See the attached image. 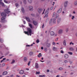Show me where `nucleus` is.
<instances>
[{
    "label": "nucleus",
    "mask_w": 77,
    "mask_h": 77,
    "mask_svg": "<svg viewBox=\"0 0 77 77\" xmlns=\"http://www.w3.org/2000/svg\"><path fill=\"white\" fill-rule=\"evenodd\" d=\"M27 32L24 31V33L29 36V35L30 36L32 35V29L30 28H28L27 29Z\"/></svg>",
    "instance_id": "obj_1"
},
{
    "label": "nucleus",
    "mask_w": 77,
    "mask_h": 77,
    "mask_svg": "<svg viewBox=\"0 0 77 77\" xmlns=\"http://www.w3.org/2000/svg\"><path fill=\"white\" fill-rule=\"evenodd\" d=\"M52 21V23L53 24H54L56 23V18H52L49 21V24L51 23V22Z\"/></svg>",
    "instance_id": "obj_2"
},
{
    "label": "nucleus",
    "mask_w": 77,
    "mask_h": 77,
    "mask_svg": "<svg viewBox=\"0 0 77 77\" xmlns=\"http://www.w3.org/2000/svg\"><path fill=\"white\" fill-rule=\"evenodd\" d=\"M4 11L7 14H8L9 15L11 14V11L8 8H7L6 9H5L4 10Z\"/></svg>",
    "instance_id": "obj_3"
},
{
    "label": "nucleus",
    "mask_w": 77,
    "mask_h": 77,
    "mask_svg": "<svg viewBox=\"0 0 77 77\" xmlns=\"http://www.w3.org/2000/svg\"><path fill=\"white\" fill-rule=\"evenodd\" d=\"M68 1H65L64 3V6L65 8H66L68 6Z\"/></svg>",
    "instance_id": "obj_4"
},
{
    "label": "nucleus",
    "mask_w": 77,
    "mask_h": 77,
    "mask_svg": "<svg viewBox=\"0 0 77 77\" xmlns=\"http://www.w3.org/2000/svg\"><path fill=\"white\" fill-rule=\"evenodd\" d=\"M1 21L2 23H6L7 22V20H5V18L3 17L1 18Z\"/></svg>",
    "instance_id": "obj_5"
},
{
    "label": "nucleus",
    "mask_w": 77,
    "mask_h": 77,
    "mask_svg": "<svg viewBox=\"0 0 77 77\" xmlns=\"http://www.w3.org/2000/svg\"><path fill=\"white\" fill-rule=\"evenodd\" d=\"M1 15L3 17H6L7 16L5 12H3L1 13Z\"/></svg>",
    "instance_id": "obj_6"
},
{
    "label": "nucleus",
    "mask_w": 77,
    "mask_h": 77,
    "mask_svg": "<svg viewBox=\"0 0 77 77\" xmlns=\"http://www.w3.org/2000/svg\"><path fill=\"white\" fill-rule=\"evenodd\" d=\"M63 33V29H59L58 31V33L59 35H61L62 33Z\"/></svg>",
    "instance_id": "obj_7"
},
{
    "label": "nucleus",
    "mask_w": 77,
    "mask_h": 77,
    "mask_svg": "<svg viewBox=\"0 0 77 77\" xmlns=\"http://www.w3.org/2000/svg\"><path fill=\"white\" fill-rule=\"evenodd\" d=\"M69 17L70 18H71V17H72L71 19L72 20H74V19L75 18V16H72L71 14H69Z\"/></svg>",
    "instance_id": "obj_8"
},
{
    "label": "nucleus",
    "mask_w": 77,
    "mask_h": 77,
    "mask_svg": "<svg viewBox=\"0 0 77 77\" xmlns=\"http://www.w3.org/2000/svg\"><path fill=\"white\" fill-rule=\"evenodd\" d=\"M25 18L27 21H28V22H30V23H32V22L31 21V20H30V19H29V17H25Z\"/></svg>",
    "instance_id": "obj_9"
},
{
    "label": "nucleus",
    "mask_w": 77,
    "mask_h": 77,
    "mask_svg": "<svg viewBox=\"0 0 77 77\" xmlns=\"http://www.w3.org/2000/svg\"><path fill=\"white\" fill-rule=\"evenodd\" d=\"M33 7L32 6H29V9L30 11H33Z\"/></svg>",
    "instance_id": "obj_10"
},
{
    "label": "nucleus",
    "mask_w": 77,
    "mask_h": 77,
    "mask_svg": "<svg viewBox=\"0 0 77 77\" xmlns=\"http://www.w3.org/2000/svg\"><path fill=\"white\" fill-rule=\"evenodd\" d=\"M63 44L64 46H66V40H64L63 42Z\"/></svg>",
    "instance_id": "obj_11"
},
{
    "label": "nucleus",
    "mask_w": 77,
    "mask_h": 77,
    "mask_svg": "<svg viewBox=\"0 0 77 77\" xmlns=\"http://www.w3.org/2000/svg\"><path fill=\"white\" fill-rule=\"evenodd\" d=\"M0 5H2V7H5V4L3 2H2V1H0Z\"/></svg>",
    "instance_id": "obj_12"
},
{
    "label": "nucleus",
    "mask_w": 77,
    "mask_h": 77,
    "mask_svg": "<svg viewBox=\"0 0 77 77\" xmlns=\"http://www.w3.org/2000/svg\"><path fill=\"white\" fill-rule=\"evenodd\" d=\"M33 24H34L35 26H36V25L38 24V22L35 20L33 21Z\"/></svg>",
    "instance_id": "obj_13"
},
{
    "label": "nucleus",
    "mask_w": 77,
    "mask_h": 77,
    "mask_svg": "<svg viewBox=\"0 0 77 77\" xmlns=\"http://www.w3.org/2000/svg\"><path fill=\"white\" fill-rule=\"evenodd\" d=\"M48 11H46L45 13V17H48Z\"/></svg>",
    "instance_id": "obj_14"
},
{
    "label": "nucleus",
    "mask_w": 77,
    "mask_h": 77,
    "mask_svg": "<svg viewBox=\"0 0 77 77\" xmlns=\"http://www.w3.org/2000/svg\"><path fill=\"white\" fill-rule=\"evenodd\" d=\"M42 11V8H39L38 9V13H41Z\"/></svg>",
    "instance_id": "obj_15"
},
{
    "label": "nucleus",
    "mask_w": 77,
    "mask_h": 77,
    "mask_svg": "<svg viewBox=\"0 0 77 77\" xmlns=\"http://www.w3.org/2000/svg\"><path fill=\"white\" fill-rule=\"evenodd\" d=\"M50 35L51 36H54V32L53 31H51L50 32Z\"/></svg>",
    "instance_id": "obj_16"
},
{
    "label": "nucleus",
    "mask_w": 77,
    "mask_h": 77,
    "mask_svg": "<svg viewBox=\"0 0 77 77\" xmlns=\"http://www.w3.org/2000/svg\"><path fill=\"white\" fill-rule=\"evenodd\" d=\"M35 68L37 69H38L39 68V65L38 63H36L35 64Z\"/></svg>",
    "instance_id": "obj_17"
},
{
    "label": "nucleus",
    "mask_w": 77,
    "mask_h": 77,
    "mask_svg": "<svg viewBox=\"0 0 77 77\" xmlns=\"http://www.w3.org/2000/svg\"><path fill=\"white\" fill-rule=\"evenodd\" d=\"M61 12H62V8L60 9L57 11V12L58 14L60 13Z\"/></svg>",
    "instance_id": "obj_18"
},
{
    "label": "nucleus",
    "mask_w": 77,
    "mask_h": 77,
    "mask_svg": "<svg viewBox=\"0 0 77 77\" xmlns=\"http://www.w3.org/2000/svg\"><path fill=\"white\" fill-rule=\"evenodd\" d=\"M7 74H8V72L7 71H5L2 73V75H6Z\"/></svg>",
    "instance_id": "obj_19"
},
{
    "label": "nucleus",
    "mask_w": 77,
    "mask_h": 77,
    "mask_svg": "<svg viewBox=\"0 0 77 77\" xmlns=\"http://www.w3.org/2000/svg\"><path fill=\"white\" fill-rule=\"evenodd\" d=\"M64 57L65 59H67L68 58V55L67 54H66L64 55Z\"/></svg>",
    "instance_id": "obj_20"
},
{
    "label": "nucleus",
    "mask_w": 77,
    "mask_h": 77,
    "mask_svg": "<svg viewBox=\"0 0 77 77\" xmlns=\"http://www.w3.org/2000/svg\"><path fill=\"white\" fill-rule=\"evenodd\" d=\"M24 73V71L23 70H21L20 72V74H23Z\"/></svg>",
    "instance_id": "obj_21"
},
{
    "label": "nucleus",
    "mask_w": 77,
    "mask_h": 77,
    "mask_svg": "<svg viewBox=\"0 0 77 77\" xmlns=\"http://www.w3.org/2000/svg\"><path fill=\"white\" fill-rule=\"evenodd\" d=\"M23 60L24 62H27V58L26 57H24L23 58Z\"/></svg>",
    "instance_id": "obj_22"
},
{
    "label": "nucleus",
    "mask_w": 77,
    "mask_h": 77,
    "mask_svg": "<svg viewBox=\"0 0 77 77\" xmlns=\"http://www.w3.org/2000/svg\"><path fill=\"white\" fill-rule=\"evenodd\" d=\"M69 50L72 51H74V48L72 47H70L69 48Z\"/></svg>",
    "instance_id": "obj_23"
},
{
    "label": "nucleus",
    "mask_w": 77,
    "mask_h": 77,
    "mask_svg": "<svg viewBox=\"0 0 77 77\" xmlns=\"http://www.w3.org/2000/svg\"><path fill=\"white\" fill-rule=\"evenodd\" d=\"M38 57H41L42 56V54L41 53H39V54L38 55Z\"/></svg>",
    "instance_id": "obj_24"
},
{
    "label": "nucleus",
    "mask_w": 77,
    "mask_h": 77,
    "mask_svg": "<svg viewBox=\"0 0 77 77\" xmlns=\"http://www.w3.org/2000/svg\"><path fill=\"white\" fill-rule=\"evenodd\" d=\"M74 4L75 6H77V1H75L74 2Z\"/></svg>",
    "instance_id": "obj_25"
},
{
    "label": "nucleus",
    "mask_w": 77,
    "mask_h": 77,
    "mask_svg": "<svg viewBox=\"0 0 77 77\" xmlns=\"http://www.w3.org/2000/svg\"><path fill=\"white\" fill-rule=\"evenodd\" d=\"M21 10L23 13H24V12L25 11H24V8H22L21 9Z\"/></svg>",
    "instance_id": "obj_26"
},
{
    "label": "nucleus",
    "mask_w": 77,
    "mask_h": 77,
    "mask_svg": "<svg viewBox=\"0 0 77 77\" xmlns=\"http://www.w3.org/2000/svg\"><path fill=\"white\" fill-rule=\"evenodd\" d=\"M53 49L54 51H57V48L55 47H54V48H53Z\"/></svg>",
    "instance_id": "obj_27"
},
{
    "label": "nucleus",
    "mask_w": 77,
    "mask_h": 77,
    "mask_svg": "<svg viewBox=\"0 0 77 77\" xmlns=\"http://www.w3.org/2000/svg\"><path fill=\"white\" fill-rule=\"evenodd\" d=\"M15 60H12V61L11 63V64L14 63H15Z\"/></svg>",
    "instance_id": "obj_28"
},
{
    "label": "nucleus",
    "mask_w": 77,
    "mask_h": 77,
    "mask_svg": "<svg viewBox=\"0 0 77 77\" xmlns=\"http://www.w3.org/2000/svg\"><path fill=\"white\" fill-rule=\"evenodd\" d=\"M33 54V53L32 52H30L29 53V54L30 56H32Z\"/></svg>",
    "instance_id": "obj_29"
},
{
    "label": "nucleus",
    "mask_w": 77,
    "mask_h": 77,
    "mask_svg": "<svg viewBox=\"0 0 77 77\" xmlns=\"http://www.w3.org/2000/svg\"><path fill=\"white\" fill-rule=\"evenodd\" d=\"M29 26L30 27V28H32V25L30 23H29Z\"/></svg>",
    "instance_id": "obj_30"
},
{
    "label": "nucleus",
    "mask_w": 77,
    "mask_h": 77,
    "mask_svg": "<svg viewBox=\"0 0 77 77\" xmlns=\"http://www.w3.org/2000/svg\"><path fill=\"white\" fill-rule=\"evenodd\" d=\"M58 69L59 71H62L63 69V68L62 67H60Z\"/></svg>",
    "instance_id": "obj_31"
},
{
    "label": "nucleus",
    "mask_w": 77,
    "mask_h": 77,
    "mask_svg": "<svg viewBox=\"0 0 77 77\" xmlns=\"http://www.w3.org/2000/svg\"><path fill=\"white\" fill-rule=\"evenodd\" d=\"M47 47H50V43H48L47 44Z\"/></svg>",
    "instance_id": "obj_32"
},
{
    "label": "nucleus",
    "mask_w": 77,
    "mask_h": 77,
    "mask_svg": "<svg viewBox=\"0 0 77 77\" xmlns=\"http://www.w3.org/2000/svg\"><path fill=\"white\" fill-rule=\"evenodd\" d=\"M15 5L16 6V7L17 8V7H18L19 6V5L18 4V3H17Z\"/></svg>",
    "instance_id": "obj_33"
},
{
    "label": "nucleus",
    "mask_w": 77,
    "mask_h": 77,
    "mask_svg": "<svg viewBox=\"0 0 77 77\" xmlns=\"http://www.w3.org/2000/svg\"><path fill=\"white\" fill-rule=\"evenodd\" d=\"M6 60V58H4L1 61V63H2V62H3L4 60Z\"/></svg>",
    "instance_id": "obj_34"
},
{
    "label": "nucleus",
    "mask_w": 77,
    "mask_h": 77,
    "mask_svg": "<svg viewBox=\"0 0 77 77\" xmlns=\"http://www.w3.org/2000/svg\"><path fill=\"white\" fill-rule=\"evenodd\" d=\"M54 16H56V13L55 12H54L52 17H53Z\"/></svg>",
    "instance_id": "obj_35"
},
{
    "label": "nucleus",
    "mask_w": 77,
    "mask_h": 77,
    "mask_svg": "<svg viewBox=\"0 0 77 77\" xmlns=\"http://www.w3.org/2000/svg\"><path fill=\"white\" fill-rule=\"evenodd\" d=\"M28 2L29 3H32V0H28Z\"/></svg>",
    "instance_id": "obj_36"
},
{
    "label": "nucleus",
    "mask_w": 77,
    "mask_h": 77,
    "mask_svg": "<svg viewBox=\"0 0 77 77\" xmlns=\"http://www.w3.org/2000/svg\"><path fill=\"white\" fill-rule=\"evenodd\" d=\"M60 21V19H58L57 21V23H59Z\"/></svg>",
    "instance_id": "obj_37"
},
{
    "label": "nucleus",
    "mask_w": 77,
    "mask_h": 77,
    "mask_svg": "<svg viewBox=\"0 0 77 77\" xmlns=\"http://www.w3.org/2000/svg\"><path fill=\"white\" fill-rule=\"evenodd\" d=\"M0 41L1 42H3V40L2 39L0 38Z\"/></svg>",
    "instance_id": "obj_38"
},
{
    "label": "nucleus",
    "mask_w": 77,
    "mask_h": 77,
    "mask_svg": "<svg viewBox=\"0 0 77 77\" xmlns=\"http://www.w3.org/2000/svg\"><path fill=\"white\" fill-rule=\"evenodd\" d=\"M69 30V28H67L66 29V32H68Z\"/></svg>",
    "instance_id": "obj_39"
},
{
    "label": "nucleus",
    "mask_w": 77,
    "mask_h": 77,
    "mask_svg": "<svg viewBox=\"0 0 77 77\" xmlns=\"http://www.w3.org/2000/svg\"><path fill=\"white\" fill-rule=\"evenodd\" d=\"M40 74V72H36V74Z\"/></svg>",
    "instance_id": "obj_40"
},
{
    "label": "nucleus",
    "mask_w": 77,
    "mask_h": 77,
    "mask_svg": "<svg viewBox=\"0 0 77 77\" xmlns=\"http://www.w3.org/2000/svg\"><path fill=\"white\" fill-rule=\"evenodd\" d=\"M69 44L70 45H71V44L72 45H74V43H72V42H70Z\"/></svg>",
    "instance_id": "obj_41"
},
{
    "label": "nucleus",
    "mask_w": 77,
    "mask_h": 77,
    "mask_svg": "<svg viewBox=\"0 0 77 77\" xmlns=\"http://www.w3.org/2000/svg\"><path fill=\"white\" fill-rule=\"evenodd\" d=\"M39 77H45V75H39Z\"/></svg>",
    "instance_id": "obj_42"
},
{
    "label": "nucleus",
    "mask_w": 77,
    "mask_h": 77,
    "mask_svg": "<svg viewBox=\"0 0 77 77\" xmlns=\"http://www.w3.org/2000/svg\"><path fill=\"white\" fill-rule=\"evenodd\" d=\"M45 51V52H46V51H47V48H45L44 49Z\"/></svg>",
    "instance_id": "obj_43"
},
{
    "label": "nucleus",
    "mask_w": 77,
    "mask_h": 77,
    "mask_svg": "<svg viewBox=\"0 0 77 77\" xmlns=\"http://www.w3.org/2000/svg\"><path fill=\"white\" fill-rule=\"evenodd\" d=\"M68 53L69 54H70V55H72V53L71 52H68Z\"/></svg>",
    "instance_id": "obj_44"
},
{
    "label": "nucleus",
    "mask_w": 77,
    "mask_h": 77,
    "mask_svg": "<svg viewBox=\"0 0 77 77\" xmlns=\"http://www.w3.org/2000/svg\"><path fill=\"white\" fill-rule=\"evenodd\" d=\"M64 62L66 63H68V61L67 60H65L64 61Z\"/></svg>",
    "instance_id": "obj_45"
},
{
    "label": "nucleus",
    "mask_w": 77,
    "mask_h": 77,
    "mask_svg": "<svg viewBox=\"0 0 77 77\" xmlns=\"http://www.w3.org/2000/svg\"><path fill=\"white\" fill-rule=\"evenodd\" d=\"M30 62H31L30 61H29V62H28V66H29V65H30Z\"/></svg>",
    "instance_id": "obj_46"
},
{
    "label": "nucleus",
    "mask_w": 77,
    "mask_h": 77,
    "mask_svg": "<svg viewBox=\"0 0 77 77\" xmlns=\"http://www.w3.org/2000/svg\"><path fill=\"white\" fill-rule=\"evenodd\" d=\"M59 14H57L56 16V18H57L59 17Z\"/></svg>",
    "instance_id": "obj_47"
},
{
    "label": "nucleus",
    "mask_w": 77,
    "mask_h": 77,
    "mask_svg": "<svg viewBox=\"0 0 77 77\" xmlns=\"http://www.w3.org/2000/svg\"><path fill=\"white\" fill-rule=\"evenodd\" d=\"M23 3H24V4H26V0H24Z\"/></svg>",
    "instance_id": "obj_48"
},
{
    "label": "nucleus",
    "mask_w": 77,
    "mask_h": 77,
    "mask_svg": "<svg viewBox=\"0 0 77 77\" xmlns=\"http://www.w3.org/2000/svg\"><path fill=\"white\" fill-rule=\"evenodd\" d=\"M4 2L6 3H8V2L6 0H4Z\"/></svg>",
    "instance_id": "obj_49"
},
{
    "label": "nucleus",
    "mask_w": 77,
    "mask_h": 77,
    "mask_svg": "<svg viewBox=\"0 0 77 77\" xmlns=\"http://www.w3.org/2000/svg\"><path fill=\"white\" fill-rule=\"evenodd\" d=\"M36 42L37 43H39V40H37L36 41Z\"/></svg>",
    "instance_id": "obj_50"
},
{
    "label": "nucleus",
    "mask_w": 77,
    "mask_h": 77,
    "mask_svg": "<svg viewBox=\"0 0 77 77\" xmlns=\"http://www.w3.org/2000/svg\"><path fill=\"white\" fill-rule=\"evenodd\" d=\"M52 44H53V45H56V43H55V42H52Z\"/></svg>",
    "instance_id": "obj_51"
},
{
    "label": "nucleus",
    "mask_w": 77,
    "mask_h": 77,
    "mask_svg": "<svg viewBox=\"0 0 77 77\" xmlns=\"http://www.w3.org/2000/svg\"><path fill=\"white\" fill-rule=\"evenodd\" d=\"M69 63H70V64H72V61H70Z\"/></svg>",
    "instance_id": "obj_52"
},
{
    "label": "nucleus",
    "mask_w": 77,
    "mask_h": 77,
    "mask_svg": "<svg viewBox=\"0 0 77 77\" xmlns=\"http://www.w3.org/2000/svg\"><path fill=\"white\" fill-rule=\"evenodd\" d=\"M58 39H59V38H56L55 39L56 41H58Z\"/></svg>",
    "instance_id": "obj_53"
},
{
    "label": "nucleus",
    "mask_w": 77,
    "mask_h": 77,
    "mask_svg": "<svg viewBox=\"0 0 77 77\" xmlns=\"http://www.w3.org/2000/svg\"><path fill=\"white\" fill-rule=\"evenodd\" d=\"M31 15L32 16V17H34L35 16V14H31Z\"/></svg>",
    "instance_id": "obj_54"
},
{
    "label": "nucleus",
    "mask_w": 77,
    "mask_h": 77,
    "mask_svg": "<svg viewBox=\"0 0 77 77\" xmlns=\"http://www.w3.org/2000/svg\"><path fill=\"white\" fill-rule=\"evenodd\" d=\"M53 7H52L51 8V11L52 10H53Z\"/></svg>",
    "instance_id": "obj_55"
},
{
    "label": "nucleus",
    "mask_w": 77,
    "mask_h": 77,
    "mask_svg": "<svg viewBox=\"0 0 77 77\" xmlns=\"http://www.w3.org/2000/svg\"><path fill=\"white\" fill-rule=\"evenodd\" d=\"M73 14H75V11H73Z\"/></svg>",
    "instance_id": "obj_56"
},
{
    "label": "nucleus",
    "mask_w": 77,
    "mask_h": 77,
    "mask_svg": "<svg viewBox=\"0 0 77 77\" xmlns=\"http://www.w3.org/2000/svg\"><path fill=\"white\" fill-rule=\"evenodd\" d=\"M60 53H63V51H62V50H61L60 51Z\"/></svg>",
    "instance_id": "obj_57"
},
{
    "label": "nucleus",
    "mask_w": 77,
    "mask_h": 77,
    "mask_svg": "<svg viewBox=\"0 0 77 77\" xmlns=\"http://www.w3.org/2000/svg\"><path fill=\"white\" fill-rule=\"evenodd\" d=\"M33 44H35V43H33L32 44L30 45V46H33Z\"/></svg>",
    "instance_id": "obj_58"
},
{
    "label": "nucleus",
    "mask_w": 77,
    "mask_h": 77,
    "mask_svg": "<svg viewBox=\"0 0 77 77\" xmlns=\"http://www.w3.org/2000/svg\"><path fill=\"white\" fill-rule=\"evenodd\" d=\"M60 77V75H57L56 77Z\"/></svg>",
    "instance_id": "obj_59"
},
{
    "label": "nucleus",
    "mask_w": 77,
    "mask_h": 77,
    "mask_svg": "<svg viewBox=\"0 0 77 77\" xmlns=\"http://www.w3.org/2000/svg\"><path fill=\"white\" fill-rule=\"evenodd\" d=\"M49 71H50V70H49V69H47V72H49Z\"/></svg>",
    "instance_id": "obj_60"
},
{
    "label": "nucleus",
    "mask_w": 77,
    "mask_h": 77,
    "mask_svg": "<svg viewBox=\"0 0 77 77\" xmlns=\"http://www.w3.org/2000/svg\"><path fill=\"white\" fill-rule=\"evenodd\" d=\"M26 46V47H30V45H27Z\"/></svg>",
    "instance_id": "obj_61"
},
{
    "label": "nucleus",
    "mask_w": 77,
    "mask_h": 77,
    "mask_svg": "<svg viewBox=\"0 0 77 77\" xmlns=\"http://www.w3.org/2000/svg\"><path fill=\"white\" fill-rule=\"evenodd\" d=\"M23 22L24 24H26V22L25 21L23 20Z\"/></svg>",
    "instance_id": "obj_62"
},
{
    "label": "nucleus",
    "mask_w": 77,
    "mask_h": 77,
    "mask_svg": "<svg viewBox=\"0 0 77 77\" xmlns=\"http://www.w3.org/2000/svg\"><path fill=\"white\" fill-rule=\"evenodd\" d=\"M5 63H3L2 64V66H5Z\"/></svg>",
    "instance_id": "obj_63"
},
{
    "label": "nucleus",
    "mask_w": 77,
    "mask_h": 77,
    "mask_svg": "<svg viewBox=\"0 0 77 77\" xmlns=\"http://www.w3.org/2000/svg\"><path fill=\"white\" fill-rule=\"evenodd\" d=\"M75 35L76 36V37H77V32L75 33Z\"/></svg>",
    "instance_id": "obj_64"
}]
</instances>
